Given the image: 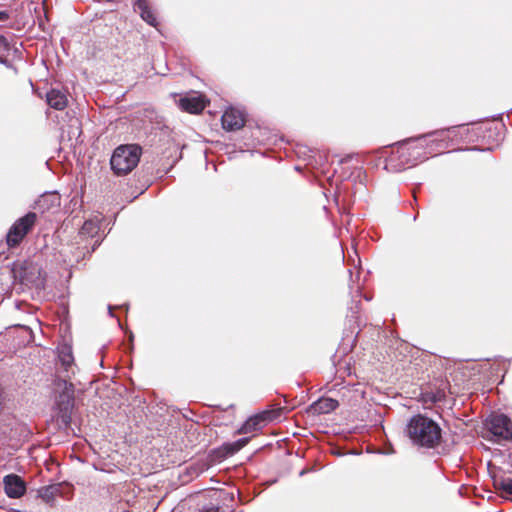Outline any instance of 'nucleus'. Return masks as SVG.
Listing matches in <instances>:
<instances>
[{
	"instance_id": "1",
	"label": "nucleus",
	"mask_w": 512,
	"mask_h": 512,
	"mask_svg": "<svg viewBox=\"0 0 512 512\" xmlns=\"http://www.w3.org/2000/svg\"><path fill=\"white\" fill-rule=\"evenodd\" d=\"M61 366L67 373L63 378H58L55 381L57 390L54 404L52 407L51 424L59 431L68 433L71 428L72 415L75 408V388L74 385L67 380L69 373H73L72 367L74 357L72 349L69 346L63 347L58 355Z\"/></svg>"
},
{
	"instance_id": "2",
	"label": "nucleus",
	"mask_w": 512,
	"mask_h": 512,
	"mask_svg": "<svg viewBox=\"0 0 512 512\" xmlns=\"http://www.w3.org/2000/svg\"><path fill=\"white\" fill-rule=\"evenodd\" d=\"M450 129L438 130L426 135H422L413 140L404 141L409 149V158L411 159L412 166L417 165L428 159L431 156L443 153L450 147Z\"/></svg>"
},
{
	"instance_id": "3",
	"label": "nucleus",
	"mask_w": 512,
	"mask_h": 512,
	"mask_svg": "<svg viewBox=\"0 0 512 512\" xmlns=\"http://www.w3.org/2000/svg\"><path fill=\"white\" fill-rule=\"evenodd\" d=\"M405 432L411 443L418 448L434 449L442 440V429L439 424L422 414L410 418Z\"/></svg>"
},
{
	"instance_id": "4",
	"label": "nucleus",
	"mask_w": 512,
	"mask_h": 512,
	"mask_svg": "<svg viewBox=\"0 0 512 512\" xmlns=\"http://www.w3.org/2000/svg\"><path fill=\"white\" fill-rule=\"evenodd\" d=\"M482 438L500 445L512 441V420L504 414L489 415L483 423Z\"/></svg>"
},
{
	"instance_id": "5",
	"label": "nucleus",
	"mask_w": 512,
	"mask_h": 512,
	"mask_svg": "<svg viewBox=\"0 0 512 512\" xmlns=\"http://www.w3.org/2000/svg\"><path fill=\"white\" fill-rule=\"evenodd\" d=\"M142 149L137 144L117 147L110 160L111 168L117 175L130 173L139 163Z\"/></svg>"
},
{
	"instance_id": "6",
	"label": "nucleus",
	"mask_w": 512,
	"mask_h": 512,
	"mask_svg": "<svg viewBox=\"0 0 512 512\" xmlns=\"http://www.w3.org/2000/svg\"><path fill=\"white\" fill-rule=\"evenodd\" d=\"M37 221V214L28 212L23 217L17 219L6 234V243L8 247L18 246L24 237L32 230Z\"/></svg>"
},
{
	"instance_id": "7",
	"label": "nucleus",
	"mask_w": 512,
	"mask_h": 512,
	"mask_svg": "<svg viewBox=\"0 0 512 512\" xmlns=\"http://www.w3.org/2000/svg\"><path fill=\"white\" fill-rule=\"evenodd\" d=\"M409 149L404 142L399 143L394 147L390 155L385 159L384 169L388 172H400L407 168L413 167L411 159L409 158Z\"/></svg>"
},
{
	"instance_id": "8",
	"label": "nucleus",
	"mask_w": 512,
	"mask_h": 512,
	"mask_svg": "<svg viewBox=\"0 0 512 512\" xmlns=\"http://www.w3.org/2000/svg\"><path fill=\"white\" fill-rule=\"evenodd\" d=\"M222 127L227 131H235L242 128L245 124L244 114L236 109L229 108L227 109L221 118Z\"/></svg>"
},
{
	"instance_id": "9",
	"label": "nucleus",
	"mask_w": 512,
	"mask_h": 512,
	"mask_svg": "<svg viewBox=\"0 0 512 512\" xmlns=\"http://www.w3.org/2000/svg\"><path fill=\"white\" fill-rule=\"evenodd\" d=\"M4 489L9 498H20L26 492V485L20 476L10 474L4 477Z\"/></svg>"
},
{
	"instance_id": "10",
	"label": "nucleus",
	"mask_w": 512,
	"mask_h": 512,
	"mask_svg": "<svg viewBox=\"0 0 512 512\" xmlns=\"http://www.w3.org/2000/svg\"><path fill=\"white\" fill-rule=\"evenodd\" d=\"M271 411H264L260 414L251 416L246 422L239 428L238 433L247 434L259 430L266 421L272 420Z\"/></svg>"
},
{
	"instance_id": "11",
	"label": "nucleus",
	"mask_w": 512,
	"mask_h": 512,
	"mask_svg": "<svg viewBox=\"0 0 512 512\" xmlns=\"http://www.w3.org/2000/svg\"><path fill=\"white\" fill-rule=\"evenodd\" d=\"M46 102L55 110H64L68 105L67 93L63 90L52 88L46 93Z\"/></svg>"
},
{
	"instance_id": "12",
	"label": "nucleus",
	"mask_w": 512,
	"mask_h": 512,
	"mask_svg": "<svg viewBox=\"0 0 512 512\" xmlns=\"http://www.w3.org/2000/svg\"><path fill=\"white\" fill-rule=\"evenodd\" d=\"M60 195L57 192L44 193L35 202V208L42 213L60 206Z\"/></svg>"
},
{
	"instance_id": "13",
	"label": "nucleus",
	"mask_w": 512,
	"mask_h": 512,
	"mask_svg": "<svg viewBox=\"0 0 512 512\" xmlns=\"http://www.w3.org/2000/svg\"><path fill=\"white\" fill-rule=\"evenodd\" d=\"M62 487L63 485L61 483L41 487L38 490V497L46 504L54 506L56 497L62 495Z\"/></svg>"
},
{
	"instance_id": "14",
	"label": "nucleus",
	"mask_w": 512,
	"mask_h": 512,
	"mask_svg": "<svg viewBox=\"0 0 512 512\" xmlns=\"http://www.w3.org/2000/svg\"><path fill=\"white\" fill-rule=\"evenodd\" d=\"M179 106L182 110L189 113H200L206 106L201 96H187L179 100Z\"/></svg>"
},
{
	"instance_id": "15",
	"label": "nucleus",
	"mask_w": 512,
	"mask_h": 512,
	"mask_svg": "<svg viewBox=\"0 0 512 512\" xmlns=\"http://www.w3.org/2000/svg\"><path fill=\"white\" fill-rule=\"evenodd\" d=\"M134 10L138 12L141 18L150 26L156 27L158 25L157 18L147 0H135Z\"/></svg>"
},
{
	"instance_id": "16",
	"label": "nucleus",
	"mask_w": 512,
	"mask_h": 512,
	"mask_svg": "<svg viewBox=\"0 0 512 512\" xmlns=\"http://www.w3.org/2000/svg\"><path fill=\"white\" fill-rule=\"evenodd\" d=\"M495 489L499 490L504 496H512V477L503 472H495L492 476Z\"/></svg>"
},
{
	"instance_id": "17",
	"label": "nucleus",
	"mask_w": 512,
	"mask_h": 512,
	"mask_svg": "<svg viewBox=\"0 0 512 512\" xmlns=\"http://www.w3.org/2000/svg\"><path fill=\"white\" fill-rule=\"evenodd\" d=\"M337 400L332 398H320L310 406L313 414H327L334 411L338 407Z\"/></svg>"
},
{
	"instance_id": "18",
	"label": "nucleus",
	"mask_w": 512,
	"mask_h": 512,
	"mask_svg": "<svg viewBox=\"0 0 512 512\" xmlns=\"http://www.w3.org/2000/svg\"><path fill=\"white\" fill-rule=\"evenodd\" d=\"M249 442V438H241L232 443H225L222 446V449L225 451L224 456H230L238 451H240L243 447H245Z\"/></svg>"
},
{
	"instance_id": "19",
	"label": "nucleus",
	"mask_w": 512,
	"mask_h": 512,
	"mask_svg": "<svg viewBox=\"0 0 512 512\" xmlns=\"http://www.w3.org/2000/svg\"><path fill=\"white\" fill-rule=\"evenodd\" d=\"M96 228L97 227L95 226L93 221H91V220L85 221L81 228V233L82 234H85V233L90 234V233L94 232L96 230Z\"/></svg>"
},
{
	"instance_id": "20",
	"label": "nucleus",
	"mask_w": 512,
	"mask_h": 512,
	"mask_svg": "<svg viewBox=\"0 0 512 512\" xmlns=\"http://www.w3.org/2000/svg\"><path fill=\"white\" fill-rule=\"evenodd\" d=\"M199 512H219V507L213 504L204 506Z\"/></svg>"
},
{
	"instance_id": "21",
	"label": "nucleus",
	"mask_w": 512,
	"mask_h": 512,
	"mask_svg": "<svg viewBox=\"0 0 512 512\" xmlns=\"http://www.w3.org/2000/svg\"><path fill=\"white\" fill-rule=\"evenodd\" d=\"M8 16L5 12H0V20L6 19Z\"/></svg>"
},
{
	"instance_id": "22",
	"label": "nucleus",
	"mask_w": 512,
	"mask_h": 512,
	"mask_svg": "<svg viewBox=\"0 0 512 512\" xmlns=\"http://www.w3.org/2000/svg\"><path fill=\"white\" fill-rule=\"evenodd\" d=\"M109 313L112 315V306H109Z\"/></svg>"
}]
</instances>
